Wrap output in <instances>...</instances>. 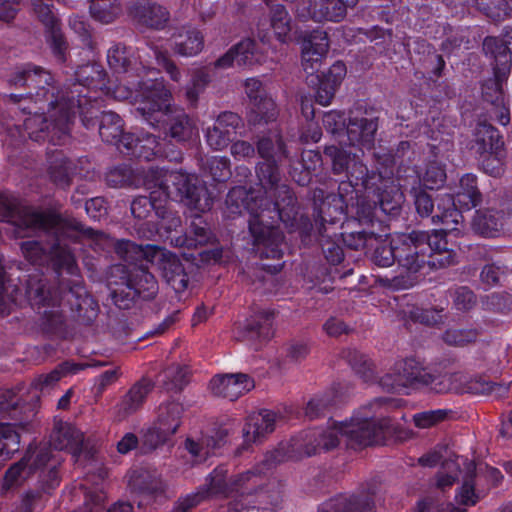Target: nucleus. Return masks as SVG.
Masks as SVG:
<instances>
[{
  "mask_svg": "<svg viewBox=\"0 0 512 512\" xmlns=\"http://www.w3.org/2000/svg\"><path fill=\"white\" fill-rule=\"evenodd\" d=\"M258 153L263 159L257 167V176L265 198L254 191L248 192L243 187H234L227 195L226 205L231 214L242 213V208L251 216L249 229L254 237V244L262 257L279 258L280 244L283 235L275 226L268 224L267 219L283 218L286 206L294 203V197L286 185H279L280 175L278 164L286 157V151L281 136L273 133L258 142Z\"/></svg>",
  "mask_w": 512,
  "mask_h": 512,
  "instance_id": "f257e3e1",
  "label": "nucleus"
},
{
  "mask_svg": "<svg viewBox=\"0 0 512 512\" xmlns=\"http://www.w3.org/2000/svg\"><path fill=\"white\" fill-rule=\"evenodd\" d=\"M400 406L394 398H377L357 410L349 420L331 422L326 428L313 429L305 434L304 451L307 456L335 448L345 439L351 448L369 446L377 441L380 431L388 426L386 419L376 417Z\"/></svg>",
  "mask_w": 512,
  "mask_h": 512,
  "instance_id": "f03ea898",
  "label": "nucleus"
},
{
  "mask_svg": "<svg viewBox=\"0 0 512 512\" xmlns=\"http://www.w3.org/2000/svg\"><path fill=\"white\" fill-rule=\"evenodd\" d=\"M144 186L150 190V197L141 196L131 203V213L135 218L146 219L151 210L162 213V202L175 200L199 212L210 210L212 197L206 187L199 184L195 175L180 171L150 169L144 176Z\"/></svg>",
  "mask_w": 512,
  "mask_h": 512,
  "instance_id": "7ed1b4c3",
  "label": "nucleus"
},
{
  "mask_svg": "<svg viewBox=\"0 0 512 512\" xmlns=\"http://www.w3.org/2000/svg\"><path fill=\"white\" fill-rule=\"evenodd\" d=\"M19 226L31 229H42L52 232L58 243L51 247V254L55 264L59 268H65L70 274L75 273V259L71 251L62 245L64 239L77 240L80 237L95 240L101 248L108 247L111 240L103 233L85 228L79 221L73 218H63L56 214L38 213L26 210Z\"/></svg>",
  "mask_w": 512,
  "mask_h": 512,
  "instance_id": "20e7f679",
  "label": "nucleus"
},
{
  "mask_svg": "<svg viewBox=\"0 0 512 512\" xmlns=\"http://www.w3.org/2000/svg\"><path fill=\"white\" fill-rule=\"evenodd\" d=\"M171 94L163 82L144 84L135 95L137 112L152 127H161L170 123V136L177 141H185L197 135L193 121L181 110H172Z\"/></svg>",
  "mask_w": 512,
  "mask_h": 512,
  "instance_id": "39448f33",
  "label": "nucleus"
},
{
  "mask_svg": "<svg viewBox=\"0 0 512 512\" xmlns=\"http://www.w3.org/2000/svg\"><path fill=\"white\" fill-rule=\"evenodd\" d=\"M395 249L399 273L392 279V286L396 289H407L416 283V274L426 265L446 266L454 263V256L448 253L445 257H437L427 261L431 249V242L426 232L413 231L410 234L395 236Z\"/></svg>",
  "mask_w": 512,
  "mask_h": 512,
  "instance_id": "423d86ee",
  "label": "nucleus"
},
{
  "mask_svg": "<svg viewBox=\"0 0 512 512\" xmlns=\"http://www.w3.org/2000/svg\"><path fill=\"white\" fill-rule=\"evenodd\" d=\"M117 252L130 263L143 260L155 264L168 285L176 293L183 292L188 286V277L180 260L171 252L153 245H137L131 241L117 243Z\"/></svg>",
  "mask_w": 512,
  "mask_h": 512,
  "instance_id": "0eeeda50",
  "label": "nucleus"
},
{
  "mask_svg": "<svg viewBox=\"0 0 512 512\" xmlns=\"http://www.w3.org/2000/svg\"><path fill=\"white\" fill-rule=\"evenodd\" d=\"M378 124L376 119H368L364 117H351L349 123L342 133L339 140V146L331 144L327 146L324 153L332 162L333 171L336 174L350 171L354 163H360L351 157V152L345 150L346 146H358L360 148L370 149L373 145L374 136L377 131Z\"/></svg>",
  "mask_w": 512,
  "mask_h": 512,
  "instance_id": "6e6552de",
  "label": "nucleus"
},
{
  "mask_svg": "<svg viewBox=\"0 0 512 512\" xmlns=\"http://www.w3.org/2000/svg\"><path fill=\"white\" fill-rule=\"evenodd\" d=\"M348 181L356 192L359 191V187H362L368 197L371 194L377 197V203L374 202L373 208L378 204L384 213L390 215H394L400 210L403 194L399 187L392 180L385 179L379 174H369L363 163H354Z\"/></svg>",
  "mask_w": 512,
  "mask_h": 512,
  "instance_id": "1a4fd4ad",
  "label": "nucleus"
},
{
  "mask_svg": "<svg viewBox=\"0 0 512 512\" xmlns=\"http://www.w3.org/2000/svg\"><path fill=\"white\" fill-rule=\"evenodd\" d=\"M227 470L224 467H217L208 476L205 486V492H197L196 494L187 496L181 503L180 507L185 511L196 506L206 495L229 494L232 492H241L242 494H250L260 482V470L246 471L239 474L226 482Z\"/></svg>",
  "mask_w": 512,
  "mask_h": 512,
  "instance_id": "9d476101",
  "label": "nucleus"
},
{
  "mask_svg": "<svg viewBox=\"0 0 512 512\" xmlns=\"http://www.w3.org/2000/svg\"><path fill=\"white\" fill-rule=\"evenodd\" d=\"M432 377L417 361L407 359L398 364L395 375L384 376L380 383L388 391L407 394L409 389L421 386L431 388Z\"/></svg>",
  "mask_w": 512,
  "mask_h": 512,
  "instance_id": "9b49d317",
  "label": "nucleus"
},
{
  "mask_svg": "<svg viewBox=\"0 0 512 512\" xmlns=\"http://www.w3.org/2000/svg\"><path fill=\"white\" fill-rule=\"evenodd\" d=\"M107 61L110 68L117 74L124 73L126 77L124 81L132 87H129L127 91L122 90V86L116 87L114 94L116 98L128 99L131 98L135 101V95L144 87V84H150L151 82H159L158 80H148L134 83L130 80L133 77L130 66L136 62L135 53L132 48H127L122 45H115L109 49L107 54Z\"/></svg>",
  "mask_w": 512,
  "mask_h": 512,
  "instance_id": "f8f14e48",
  "label": "nucleus"
},
{
  "mask_svg": "<svg viewBox=\"0 0 512 512\" xmlns=\"http://www.w3.org/2000/svg\"><path fill=\"white\" fill-rule=\"evenodd\" d=\"M245 93L252 103L248 115V122L251 125L268 123L276 119L278 115L274 100L268 97L259 79L249 78L245 81Z\"/></svg>",
  "mask_w": 512,
  "mask_h": 512,
  "instance_id": "ddd939ff",
  "label": "nucleus"
},
{
  "mask_svg": "<svg viewBox=\"0 0 512 512\" xmlns=\"http://www.w3.org/2000/svg\"><path fill=\"white\" fill-rule=\"evenodd\" d=\"M329 49L327 33L315 30L304 37L301 45V59L304 71L312 75L318 71Z\"/></svg>",
  "mask_w": 512,
  "mask_h": 512,
  "instance_id": "4468645a",
  "label": "nucleus"
},
{
  "mask_svg": "<svg viewBox=\"0 0 512 512\" xmlns=\"http://www.w3.org/2000/svg\"><path fill=\"white\" fill-rule=\"evenodd\" d=\"M483 49L486 54H490L494 58V77H508L512 63V27L505 31L501 40L495 37H486Z\"/></svg>",
  "mask_w": 512,
  "mask_h": 512,
  "instance_id": "2eb2a0df",
  "label": "nucleus"
},
{
  "mask_svg": "<svg viewBox=\"0 0 512 512\" xmlns=\"http://www.w3.org/2000/svg\"><path fill=\"white\" fill-rule=\"evenodd\" d=\"M254 380L247 374L217 375L210 381L211 392L218 397L234 401L254 388Z\"/></svg>",
  "mask_w": 512,
  "mask_h": 512,
  "instance_id": "dca6fc26",
  "label": "nucleus"
},
{
  "mask_svg": "<svg viewBox=\"0 0 512 512\" xmlns=\"http://www.w3.org/2000/svg\"><path fill=\"white\" fill-rule=\"evenodd\" d=\"M242 120L236 113L225 111L217 118L212 128L206 132V142L214 150H223L228 146Z\"/></svg>",
  "mask_w": 512,
  "mask_h": 512,
  "instance_id": "f3484780",
  "label": "nucleus"
},
{
  "mask_svg": "<svg viewBox=\"0 0 512 512\" xmlns=\"http://www.w3.org/2000/svg\"><path fill=\"white\" fill-rule=\"evenodd\" d=\"M276 414L264 410L249 416L243 429L244 444L250 445L262 440L267 434L273 432L276 425Z\"/></svg>",
  "mask_w": 512,
  "mask_h": 512,
  "instance_id": "a211bd4d",
  "label": "nucleus"
},
{
  "mask_svg": "<svg viewBox=\"0 0 512 512\" xmlns=\"http://www.w3.org/2000/svg\"><path fill=\"white\" fill-rule=\"evenodd\" d=\"M345 76V64L340 61L335 62L319 80L316 101L322 106L329 105Z\"/></svg>",
  "mask_w": 512,
  "mask_h": 512,
  "instance_id": "6ab92c4d",
  "label": "nucleus"
},
{
  "mask_svg": "<svg viewBox=\"0 0 512 512\" xmlns=\"http://www.w3.org/2000/svg\"><path fill=\"white\" fill-rule=\"evenodd\" d=\"M99 134L105 142L123 145L126 149L132 148V135L123 133L122 119L114 112L102 113Z\"/></svg>",
  "mask_w": 512,
  "mask_h": 512,
  "instance_id": "aec40b11",
  "label": "nucleus"
},
{
  "mask_svg": "<svg viewBox=\"0 0 512 512\" xmlns=\"http://www.w3.org/2000/svg\"><path fill=\"white\" fill-rule=\"evenodd\" d=\"M34 11L40 21L44 24L47 32L51 37V46L54 52L62 59V55L65 49V41L63 39L59 19L54 15L51 7L48 4H44L41 0H38L34 4Z\"/></svg>",
  "mask_w": 512,
  "mask_h": 512,
  "instance_id": "412c9836",
  "label": "nucleus"
},
{
  "mask_svg": "<svg viewBox=\"0 0 512 512\" xmlns=\"http://www.w3.org/2000/svg\"><path fill=\"white\" fill-rule=\"evenodd\" d=\"M174 52L183 57L199 54L204 47L202 33L193 27H183L172 36Z\"/></svg>",
  "mask_w": 512,
  "mask_h": 512,
  "instance_id": "4be33fe9",
  "label": "nucleus"
},
{
  "mask_svg": "<svg viewBox=\"0 0 512 512\" xmlns=\"http://www.w3.org/2000/svg\"><path fill=\"white\" fill-rule=\"evenodd\" d=\"M58 106H60L61 111L60 117L45 125L47 136L54 144H60L67 136L69 123L75 117L76 112H83V101L78 99L77 105L72 101L69 105L58 104Z\"/></svg>",
  "mask_w": 512,
  "mask_h": 512,
  "instance_id": "5701e85b",
  "label": "nucleus"
},
{
  "mask_svg": "<svg viewBox=\"0 0 512 512\" xmlns=\"http://www.w3.org/2000/svg\"><path fill=\"white\" fill-rule=\"evenodd\" d=\"M132 14L139 24L153 29L164 28L169 20V12L164 7L147 1L137 3Z\"/></svg>",
  "mask_w": 512,
  "mask_h": 512,
  "instance_id": "b1692460",
  "label": "nucleus"
},
{
  "mask_svg": "<svg viewBox=\"0 0 512 512\" xmlns=\"http://www.w3.org/2000/svg\"><path fill=\"white\" fill-rule=\"evenodd\" d=\"M348 7L342 0H315L309 5L308 13L316 22H340L347 14Z\"/></svg>",
  "mask_w": 512,
  "mask_h": 512,
  "instance_id": "393cba45",
  "label": "nucleus"
},
{
  "mask_svg": "<svg viewBox=\"0 0 512 512\" xmlns=\"http://www.w3.org/2000/svg\"><path fill=\"white\" fill-rule=\"evenodd\" d=\"M319 512H374V504L367 496H340L323 503Z\"/></svg>",
  "mask_w": 512,
  "mask_h": 512,
  "instance_id": "a878e982",
  "label": "nucleus"
},
{
  "mask_svg": "<svg viewBox=\"0 0 512 512\" xmlns=\"http://www.w3.org/2000/svg\"><path fill=\"white\" fill-rule=\"evenodd\" d=\"M184 407L177 401H166L159 405L155 423L164 433L173 435L181 425Z\"/></svg>",
  "mask_w": 512,
  "mask_h": 512,
  "instance_id": "bb28decb",
  "label": "nucleus"
},
{
  "mask_svg": "<svg viewBox=\"0 0 512 512\" xmlns=\"http://www.w3.org/2000/svg\"><path fill=\"white\" fill-rule=\"evenodd\" d=\"M224 444V434L222 432H216L215 435L203 437L199 441L187 438L185 448L195 461L201 462L206 460L210 455L215 454V451Z\"/></svg>",
  "mask_w": 512,
  "mask_h": 512,
  "instance_id": "cd10ccee",
  "label": "nucleus"
},
{
  "mask_svg": "<svg viewBox=\"0 0 512 512\" xmlns=\"http://www.w3.org/2000/svg\"><path fill=\"white\" fill-rule=\"evenodd\" d=\"M451 196L460 209L470 210L476 207L481 201L476 176L473 174H465L462 176L458 190Z\"/></svg>",
  "mask_w": 512,
  "mask_h": 512,
  "instance_id": "c85d7f7f",
  "label": "nucleus"
},
{
  "mask_svg": "<svg viewBox=\"0 0 512 512\" xmlns=\"http://www.w3.org/2000/svg\"><path fill=\"white\" fill-rule=\"evenodd\" d=\"M83 442V434L74 426L68 423H61L55 427L51 444L55 449L79 450Z\"/></svg>",
  "mask_w": 512,
  "mask_h": 512,
  "instance_id": "c756f323",
  "label": "nucleus"
},
{
  "mask_svg": "<svg viewBox=\"0 0 512 512\" xmlns=\"http://www.w3.org/2000/svg\"><path fill=\"white\" fill-rule=\"evenodd\" d=\"M475 141L478 145L480 153L496 154L503 150V140L497 129L490 124H479L476 133Z\"/></svg>",
  "mask_w": 512,
  "mask_h": 512,
  "instance_id": "7c9ffc66",
  "label": "nucleus"
},
{
  "mask_svg": "<svg viewBox=\"0 0 512 512\" xmlns=\"http://www.w3.org/2000/svg\"><path fill=\"white\" fill-rule=\"evenodd\" d=\"M507 77H495L493 81H490L491 87L486 83L483 87V93L485 98L495 106L494 114L497 121L501 125H507L510 121L509 110L504 105V99L502 95V82Z\"/></svg>",
  "mask_w": 512,
  "mask_h": 512,
  "instance_id": "2f4dec72",
  "label": "nucleus"
},
{
  "mask_svg": "<svg viewBox=\"0 0 512 512\" xmlns=\"http://www.w3.org/2000/svg\"><path fill=\"white\" fill-rule=\"evenodd\" d=\"M437 207L440 213L436 218L444 225V231L458 230V225L463 221L462 209L455 203L453 197L445 195L439 200Z\"/></svg>",
  "mask_w": 512,
  "mask_h": 512,
  "instance_id": "473e14b6",
  "label": "nucleus"
},
{
  "mask_svg": "<svg viewBox=\"0 0 512 512\" xmlns=\"http://www.w3.org/2000/svg\"><path fill=\"white\" fill-rule=\"evenodd\" d=\"M472 226L485 237H495L503 226L502 215L493 210L477 211Z\"/></svg>",
  "mask_w": 512,
  "mask_h": 512,
  "instance_id": "72a5a7b5",
  "label": "nucleus"
},
{
  "mask_svg": "<svg viewBox=\"0 0 512 512\" xmlns=\"http://www.w3.org/2000/svg\"><path fill=\"white\" fill-rule=\"evenodd\" d=\"M149 391L150 385L148 383L141 382L133 386L116 407L118 418L124 419L139 409Z\"/></svg>",
  "mask_w": 512,
  "mask_h": 512,
  "instance_id": "f704fd0d",
  "label": "nucleus"
},
{
  "mask_svg": "<svg viewBox=\"0 0 512 512\" xmlns=\"http://www.w3.org/2000/svg\"><path fill=\"white\" fill-rule=\"evenodd\" d=\"M88 365L85 364H75L70 362H65L62 365H60L55 370L51 371L48 374L39 375L35 380L33 381V385L36 389H39L41 391L45 389H49L53 387L62 376L68 373H76L79 370L84 369Z\"/></svg>",
  "mask_w": 512,
  "mask_h": 512,
  "instance_id": "c9c22d12",
  "label": "nucleus"
},
{
  "mask_svg": "<svg viewBox=\"0 0 512 512\" xmlns=\"http://www.w3.org/2000/svg\"><path fill=\"white\" fill-rule=\"evenodd\" d=\"M466 384L467 377L460 372L445 374L442 376H433L431 390L436 393H444L449 391L464 392L468 389Z\"/></svg>",
  "mask_w": 512,
  "mask_h": 512,
  "instance_id": "e433bc0d",
  "label": "nucleus"
},
{
  "mask_svg": "<svg viewBox=\"0 0 512 512\" xmlns=\"http://www.w3.org/2000/svg\"><path fill=\"white\" fill-rule=\"evenodd\" d=\"M20 448V434L15 426L0 423V458L6 460Z\"/></svg>",
  "mask_w": 512,
  "mask_h": 512,
  "instance_id": "4c0bfd02",
  "label": "nucleus"
},
{
  "mask_svg": "<svg viewBox=\"0 0 512 512\" xmlns=\"http://www.w3.org/2000/svg\"><path fill=\"white\" fill-rule=\"evenodd\" d=\"M128 288L133 290V297L138 295L143 298H152L157 292V282L150 272L140 269L136 278L129 282Z\"/></svg>",
  "mask_w": 512,
  "mask_h": 512,
  "instance_id": "58836bf2",
  "label": "nucleus"
},
{
  "mask_svg": "<svg viewBox=\"0 0 512 512\" xmlns=\"http://www.w3.org/2000/svg\"><path fill=\"white\" fill-rule=\"evenodd\" d=\"M90 13L102 23H111L121 13L117 0H91Z\"/></svg>",
  "mask_w": 512,
  "mask_h": 512,
  "instance_id": "ea45409f",
  "label": "nucleus"
},
{
  "mask_svg": "<svg viewBox=\"0 0 512 512\" xmlns=\"http://www.w3.org/2000/svg\"><path fill=\"white\" fill-rule=\"evenodd\" d=\"M291 18L282 5H277L271 10L270 25L274 31L275 37L281 43L288 40L291 31Z\"/></svg>",
  "mask_w": 512,
  "mask_h": 512,
  "instance_id": "a19ab883",
  "label": "nucleus"
},
{
  "mask_svg": "<svg viewBox=\"0 0 512 512\" xmlns=\"http://www.w3.org/2000/svg\"><path fill=\"white\" fill-rule=\"evenodd\" d=\"M378 237V242H374L375 250L372 255L373 262L381 267H389L391 266L397 259L396 249H395V236L390 240L381 239V236Z\"/></svg>",
  "mask_w": 512,
  "mask_h": 512,
  "instance_id": "79ce46f5",
  "label": "nucleus"
},
{
  "mask_svg": "<svg viewBox=\"0 0 512 512\" xmlns=\"http://www.w3.org/2000/svg\"><path fill=\"white\" fill-rule=\"evenodd\" d=\"M233 48L235 51V62L239 67L259 63L263 60L257 51L255 41L252 39H244L233 46Z\"/></svg>",
  "mask_w": 512,
  "mask_h": 512,
  "instance_id": "37998d69",
  "label": "nucleus"
},
{
  "mask_svg": "<svg viewBox=\"0 0 512 512\" xmlns=\"http://www.w3.org/2000/svg\"><path fill=\"white\" fill-rule=\"evenodd\" d=\"M460 461L463 459L456 456L453 459L446 460L441 467V470L436 476V485L438 488L445 489L451 487L459 476Z\"/></svg>",
  "mask_w": 512,
  "mask_h": 512,
  "instance_id": "c03bdc74",
  "label": "nucleus"
},
{
  "mask_svg": "<svg viewBox=\"0 0 512 512\" xmlns=\"http://www.w3.org/2000/svg\"><path fill=\"white\" fill-rule=\"evenodd\" d=\"M446 180L444 167L437 161L429 162L424 172L420 175V181L428 189L441 187Z\"/></svg>",
  "mask_w": 512,
  "mask_h": 512,
  "instance_id": "a18cd8bd",
  "label": "nucleus"
},
{
  "mask_svg": "<svg viewBox=\"0 0 512 512\" xmlns=\"http://www.w3.org/2000/svg\"><path fill=\"white\" fill-rule=\"evenodd\" d=\"M130 142L132 143V148L130 150H135L138 157L146 160H150L153 156L160 155L162 153L160 143L157 141L155 136L147 135L143 139H134L132 137Z\"/></svg>",
  "mask_w": 512,
  "mask_h": 512,
  "instance_id": "49530a36",
  "label": "nucleus"
},
{
  "mask_svg": "<svg viewBox=\"0 0 512 512\" xmlns=\"http://www.w3.org/2000/svg\"><path fill=\"white\" fill-rule=\"evenodd\" d=\"M77 80L84 86L100 88L104 86V73L99 66L86 65L76 72Z\"/></svg>",
  "mask_w": 512,
  "mask_h": 512,
  "instance_id": "de8ad7c7",
  "label": "nucleus"
},
{
  "mask_svg": "<svg viewBox=\"0 0 512 512\" xmlns=\"http://www.w3.org/2000/svg\"><path fill=\"white\" fill-rule=\"evenodd\" d=\"M26 466H27L26 458L22 459L20 462L11 466L5 473L2 489L5 491H8V490L22 484L23 481L28 476V471L26 470Z\"/></svg>",
  "mask_w": 512,
  "mask_h": 512,
  "instance_id": "09e8293b",
  "label": "nucleus"
},
{
  "mask_svg": "<svg viewBox=\"0 0 512 512\" xmlns=\"http://www.w3.org/2000/svg\"><path fill=\"white\" fill-rule=\"evenodd\" d=\"M344 244L354 250L373 247L374 242H378V237L374 233L349 232L342 234Z\"/></svg>",
  "mask_w": 512,
  "mask_h": 512,
  "instance_id": "8fccbe9b",
  "label": "nucleus"
},
{
  "mask_svg": "<svg viewBox=\"0 0 512 512\" xmlns=\"http://www.w3.org/2000/svg\"><path fill=\"white\" fill-rule=\"evenodd\" d=\"M171 435L164 433L161 428L157 427V423H153L142 436L143 447L147 451L156 449L158 446L164 444Z\"/></svg>",
  "mask_w": 512,
  "mask_h": 512,
  "instance_id": "3c124183",
  "label": "nucleus"
},
{
  "mask_svg": "<svg viewBox=\"0 0 512 512\" xmlns=\"http://www.w3.org/2000/svg\"><path fill=\"white\" fill-rule=\"evenodd\" d=\"M323 125L327 131L334 135L335 141L339 145L341 134L345 132L344 115L337 111H329L323 117Z\"/></svg>",
  "mask_w": 512,
  "mask_h": 512,
  "instance_id": "603ef678",
  "label": "nucleus"
},
{
  "mask_svg": "<svg viewBox=\"0 0 512 512\" xmlns=\"http://www.w3.org/2000/svg\"><path fill=\"white\" fill-rule=\"evenodd\" d=\"M481 498L480 492H476L475 483L472 478L465 479L456 494V501L464 506H473Z\"/></svg>",
  "mask_w": 512,
  "mask_h": 512,
  "instance_id": "864d4df0",
  "label": "nucleus"
},
{
  "mask_svg": "<svg viewBox=\"0 0 512 512\" xmlns=\"http://www.w3.org/2000/svg\"><path fill=\"white\" fill-rule=\"evenodd\" d=\"M209 81L208 74L203 69H196L191 75V83L186 88L187 98L196 101L199 92L205 87Z\"/></svg>",
  "mask_w": 512,
  "mask_h": 512,
  "instance_id": "5fc2aeb1",
  "label": "nucleus"
},
{
  "mask_svg": "<svg viewBox=\"0 0 512 512\" xmlns=\"http://www.w3.org/2000/svg\"><path fill=\"white\" fill-rule=\"evenodd\" d=\"M447 411L431 410L417 413L413 416L414 423L419 428H429L446 418Z\"/></svg>",
  "mask_w": 512,
  "mask_h": 512,
  "instance_id": "6e6d98bb",
  "label": "nucleus"
},
{
  "mask_svg": "<svg viewBox=\"0 0 512 512\" xmlns=\"http://www.w3.org/2000/svg\"><path fill=\"white\" fill-rule=\"evenodd\" d=\"M477 332L473 329H451L445 332L444 340L451 345H465L474 341Z\"/></svg>",
  "mask_w": 512,
  "mask_h": 512,
  "instance_id": "4d7b16f0",
  "label": "nucleus"
},
{
  "mask_svg": "<svg viewBox=\"0 0 512 512\" xmlns=\"http://www.w3.org/2000/svg\"><path fill=\"white\" fill-rule=\"evenodd\" d=\"M192 232L194 238L189 240V243H187L188 246L205 245L210 243L213 239V235L207 224L202 222L199 218L192 222Z\"/></svg>",
  "mask_w": 512,
  "mask_h": 512,
  "instance_id": "13d9d810",
  "label": "nucleus"
},
{
  "mask_svg": "<svg viewBox=\"0 0 512 512\" xmlns=\"http://www.w3.org/2000/svg\"><path fill=\"white\" fill-rule=\"evenodd\" d=\"M154 56L158 66L161 67L162 70L170 76L171 80L175 82H179L181 80V72L175 63L170 59L167 52L154 49Z\"/></svg>",
  "mask_w": 512,
  "mask_h": 512,
  "instance_id": "bf43d9fd",
  "label": "nucleus"
},
{
  "mask_svg": "<svg viewBox=\"0 0 512 512\" xmlns=\"http://www.w3.org/2000/svg\"><path fill=\"white\" fill-rule=\"evenodd\" d=\"M171 199L162 202V213L157 214L160 218L159 226L167 232L176 230L181 225V219L170 208L169 203Z\"/></svg>",
  "mask_w": 512,
  "mask_h": 512,
  "instance_id": "052dcab7",
  "label": "nucleus"
},
{
  "mask_svg": "<svg viewBox=\"0 0 512 512\" xmlns=\"http://www.w3.org/2000/svg\"><path fill=\"white\" fill-rule=\"evenodd\" d=\"M414 204L416 207L417 213L421 217L429 216L434 208L433 200L431 196L421 188H414Z\"/></svg>",
  "mask_w": 512,
  "mask_h": 512,
  "instance_id": "680f3d73",
  "label": "nucleus"
},
{
  "mask_svg": "<svg viewBox=\"0 0 512 512\" xmlns=\"http://www.w3.org/2000/svg\"><path fill=\"white\" fill-rule=\"evenodd\" d=\"M26 294L28 299L33 305L44 306L49 304L48 294L49 291L46 289L45 284L42 281L38 283H29Z\"/></svg>",
  "mask_w": 512,
  "mask_h": 512,
  "instance_id": "e2e57ef3",
  "label": "nucleus"
},
{
  "mask_svg": "<svg viewBox=\"0 0 512 512\" xmlns=\"http://www.w3.org/2000/svg\"><path fill=\"white\" fill-rule=\"evenodd\" d=\"M209 173L216 181H224L230 176L229 160L224 157H214L208 164Z\"/></svg>",
  "mask_w": 512,
  "mask_h": 512,
  "instance_id": "0e129e2a",
  "label": "nucleus"
},
{
  "mask_svg": "<svg viewBox=\"0 0 512 512\" xmlns=\"http://www.w3.org/2000/svg\"><path fill=\"white\" fill-rule=\"evenodd\" d=\"M186 374V369L176 365L166 369L161 376L163 380L165 378L169 379V382H165L167 389H180L185 383Z\"/></svg>",
  "mask_w": 512,
  "mask_h": 512,
  "instance_id": "69168bd1",
  "label": "nucleus"
},
{
  "mask_svg": "<svg viewBox=\"0 0 512 512\" xmlns=\"http://www.w3.org/2000/svg\"><path fill=\"white\" fill-rule=\"evenodd\" d=\"M505 273L504 267L495 264H488L483 267L480 278L483 284L488 287L497 285Z\"/></svg>",
  "mask_w": 512,
  "mask_h": 512,
  "instance_id": "338daca9",
  "label": "nucleus"
},
{
  "mask_svg": "<svg viewBox=\"0 0 512 512\" xmlns=\"http://www.w3.org/2000/svg\"><path fill=\"white\" fill-rule=\"evenodd\" d=\"M71 172V163L70 161L61 158L59 161L55 162L51 166V177L53 180L61 185L67 184L69 175Z\"/></svg>",
  "mask_w": 512,
  "mask_h": 512,
  "instance_id": "774afa93",
  "label": "nucleus"
}]
</instances>
